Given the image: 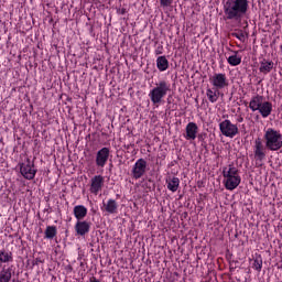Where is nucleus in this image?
Here are the masks:
<instances>
[{"label": "nucleus", "mask_w": 282, "mask_h": 282, "mask_svg": "<svg viewBox=\"0 0 282 282\" xmlns=\"http://www.w3.org/2000/svg\"><path fill=\"white\" fill-rule=\"evenodd\" d=\"M238 32L240 33H237V32L231 33V36H235V39H238L239 41H245L246 35L243 34V31L238 30Z\"/></svg>", "instance_id": "28"}, {"label": "nucleus", "mask_w": 282, "mask_h": 282, "mask_svg": "<svg viewBox=\"0 0 282 282\" xmlns=\"http://www.w3.org/2000/svg\"><path fill=\"white\" fill-rule=\"evenodd\" d=\"M259 69L262 74H270L272 69H274V62H268L263 59L262 62H260Z\"/></svg>", "instance_id": "17"}, {"label": "nucleus", "mask_w": 282, "mask_h": 282, "mask_svg": "<svg viewBox=\"0 0 282 282\" xmlns=\"http://www.w3.org/2000/svg\"><path fill=\"white\" fill-rule=\"evenodd\" d=\"M39 263H43V260H41V258H36L33 262V265H39Z\"/></svg>", "instance_id": "30"}, {"label": "nucleus", "mask_w": 282, "mask_h": 282, "mask_svg": "<svg viewBox=\"0 0 282 282\" xmlns=\"http://www.w3.org/2000/svg\"><path fill=\"white\" fill-rule=\"evenodd\" d=\"M204 135H206V133L205 134H199L198 135V140L203 141L204 140Z\"/></svg>", "instance_id": "32"}, {"label": "nucleus", "mask_w": 282, "mask_h": 282, "mask_svg": "<svg viewBox=\"0 0 282 282\" xmlns=\"http://www.w3.org/2000/svg\"><path fill=\"white\" fill-rule=\"evenodd\" d=\"M109 160V148H102L97 152L96 165L104 169L105 164Z\"/></svg>", "instance_id": "9"}, {"label": "nucleus", "mask_w": 282, "mask_h": 282, "mask_svg": "<svg viewBox=\"0 0 282 282\" xmlns=\"http://www.w3.org/2000/svg\"><path fill=\"white\" fill-rule=\"evenodd\" d=\"M44 235L46 239H54L56 237V226H47Z\"/></svg>", "instance_id": "24"}, {"label": "nucleus", "mask_w": 282, "mask_h": 282, "mask_svg": "<svg viewBox=\"0 0 282 282\" xmlns=\"http://www.w3.org/2000/svg\"><path fill=\"white\" fill-rule=\"evenodd\" d=\"M227 62L232 67H237V65H241V56H237V52H235V55L229 56Z\"/></svg>", "instance_id": "23"}, {"label": "nucleus", "mask_w": 282, "mask_h": 282, "mask_svg": "<svg viewBox=\"0 0 282 282\" xmlns=\"http://www.w3.org/2000/svg\"><path fill=\"white\" fill-rule=\"evenodd\" d=\"M226 177L225 181V188L227 191H235L239 184H241V176H224Z\"/></svg>", "instance_id": "11"}, {"label": "nucleus", "mask_w": 282, "mask_h": 282, "mask_svg": "<svg viewBox=\"0 0 282 282\" xmlns=\"http://www.w3.org/2000/svg\"><path fill=\"white\" fill-rule=\"evenodd\" d=\"M102 184H105V177L102 175H96L91 178V193H98L102 188Z\"/></svg>", "instance_id": "12"}, {"label": "nucleus", "mask_w": 282, "mask_h": 282, "mask_svg": "<svg viewBox=\"0 0 282 282\" xmlns=\"http://www.w3.org/2000/svg\"><path fill=\"white\" fill-rule=\"evenodd\" d=\"M264 144L268 151H281L282 149V134L281 131L269 128L264 132Z\"/></svg>", "instance_id": "2"}, {"label": "nucleus", "mask_w": 282, "mask_h": 282, "mask_svg": "<svg viewBox=\"0 0 282 282\" xmlns=\"http://www.w3.org/2000/svg\"><path fill=\"white\" fill-rule=\"evenodd\" d=\"M264 100V97L261 95H257L254 96L251 101L249 102V108L251 109V111H259V109L261 108V105Z\"/></svg>", "instance_id": "14"}, {"label": "nucleus", "mask_w": 282, "mask_h": 282, "mask_svg": "<svg viewBox=\"0 0 282 282\" xmlns=\"http://www.w3.org/2000/svg\"><path fill=\"white\" fill-rule=\"evenodd\" d=\"M224 177H239V170L237 167H229V170L224 169Z\"/></svg>", "instance_id": "22"}, {"label": "nucleus", "mask_w": 282, "mask_h": 282, "mask_svg": "<svg viewBox=\"0 0 282 282\" xmlns=\"http://www.w3.org/2000/svg\"><path fill=\"white\" fill-rule=\"evenodd\" d=\"M160 4L162 8H169L173 4V0H160Z\"/></svg>", "instance_id": "29"}, {"label": "nucleus", "mask_w": 282, "mask_h": 282, "mask_svg": "<svg viewBox=\"0 0 282 282\" xmlns=\"http://www.w3.org/2000/svg\"><path fill=\"white\" fill-rule=\"evenodd\" d=\"M258 111L261 113L262 118H268V116L272 113V102L263 101Z\"/></svg>", "instance_id": "15"}, {"label": "nucleus", "mask_w": 282, "mask_h": 282, "mask_svg": "<svg viewBox=\"0 0 282 282\" xmlns=\"http://www.w3.org/2000/svg\"><path fill=\"white\" fill-rule=\"evenodd\" d=\"M207 97L209 102H217V94H215L212 89H207Z\"/></svg>", "instance_id": "27"}, {"label": "nucleus", "mask_w": 282, "mask_h": 282, "mask_svg": "<svg viewBox=\"0 0 282 282\" xmlns=\"http://www.w3.org/2000/svg\"><path fill=\"white\" fill-rule=\"evenodd\" d=\"M156 67L159 72H166L169 69V59H166V56H159L156 58Z\"/></svg>", "instance_id": "18"}, {"label": "nucleus", "mask_w": 282, "mask_h": 282, "mask_svg": "<svg viewBox=\"0 0 282 282\" xmlns=\"http://www.w3.org/2000/svg\"><path fill=\"white\" fill-rule=\"evenodd\" d=\"M253 268L254 270H257V272H261V269L263 268V259L261 258V256H258L253 260Z\"/></svg>", "instance_id": "26"}, {"label": "nucleus", "mask_w": 282, "mask_h": 282, "mask_svg": "<svg viewBox=\"0 0 282 282\" xmlns=\"http://www.w3.org/2000/svg\"><path fill=\"white\" fill-rule=\"evenodd\" d=\"M121 14H127V9H121Z\"/></svg>", "instance_id": "33"}, {"label": "nucleus", "mask_w": 282, "mask_h": 282, "mask_svg": "<svg viewBox=\"0 0 282 282\" xmlns=\"http://www.w3.org/2000/svg\"><path fill=\"white\" fill-rule=\"evenodd\" d=\"M144 173H147V161L144 159H139L132 169L134 180H140Z\"/></svg>", "instance_id": "8"}, {"label": "nucleus", "mask_w": 282, "mask_h": 282, "mask_svg": "<svg viewBox=\"0 0 282 282\" xmlns=\"http://www.w3.org/2000/svg\"><path fill=\"white\" fill-rule=\"evenodd\" d=\"M74 215L78 221H83L87 217V207L77 205L74 207Z\"/></svg>", "instance_id": "16"}, {"label": "nucleus", "mask_w": 282, "mask_h": 282, "mask_svg": "<svg viewBox=\"0 0 282 282\" xmlns=\"http://www.w3.org/2000/svg\"><path fill=\"white\" fill-rule=\"evenodd\" d=\"M219 129L225 138H235V135L239 133V128L237 127V124L232 123L228 119L219 123Z\"/></svg>", "instance_id": "4"}, {"label": "nucleus", "mask_w": 282, "mask_h": 282, "mask_svg": "<svg viewBox=\"0 0 282 282\" xmlns=\"http://www.w3.org/2000/svg\"><path fill=\"white\" fill-rule=\"evenodd\" d=\"M91 228V224L88 223L87 220H79L76 223L75 225V230L77 232V235H79L80 237H85V235H87V232H89V229Z\"/></svg>", "instance_id": "10"}, {"label": "nucleus", "mask_w": 282, "mask_h": 282, "mask_svg": "<svg viewBox=\"0 0 282 282\" xmlns=\"http://www.w3.org/2000/svg\"><path fill=\"white\" fill-rule=\"evenodd\" d=\"M156 54H161V52H160V51H158V52H156Z\"/></svg>", "instance_id": "34"}, {"label": "nucleus", "mask_w": 282, "mask_h": 282, "mask_svg": "<svg viewBox=\"0 0 282 282\" xmlns=\"http://www.w3.org/2000/svg\"><path fill=\"white\" fill-rule=\"evenodd\" d=\"M20 173L24 180H34L36 176V169H34V162L26 160L25 163L20 165Z\"/></svg>", "instance_id": "5"}, {"label": "nucleus", "mask_w": 282, "mask_h": 282, "mask_svg": "<svg viewBox=\"0 0 282 282\" xmlns=\"http://www.w3.org/2000/svg\"><path fill=\"white\" fill-rule=\"evenodd\" d=\"M89 282H100V280H98L96 276H91Z\"/></svg>", "instance_id": "31"}, {"label": "nucleus", "mask_w": 282, "mask_h": 282, "mask_svg": "<svg viewBox=\"0 0 282 282\" xmlns=\"http://www.w3.org/2000/svg\"><path fill=\"white\" fill-rule=\"evenodd\" d=\"M12 261V252L8 253L6 250L0 251V262L1 263H8Z\"/></svg>", "instance_id": "25"}, {"label": "nucleus", "mask_w": 282, "mask_h": 282, "mask_svg": "<svg viewBox=\"0 0 282 282\" xmlns=\"http://www.w3.org/2000/svg\"><path fill=\"white\" fill-rule=\"evenodd\" d=\"M106 213H109L110 215H113L118 210V203L113 199H109L108 203L105 205Z\"/></svg>", "instance_id": "21"}, {"label": "nucleus", "mask_w": 282, "mask_h": 282, "mask_svg": "<svg viewBox=\"0 0 282 282\" xmlns=\"http://www.w3.org/2000/svg\"><path fill=\"white\" fill-rule=\"evenodd\" d=\"M249 8L250 1L248 0H223L224 19L241 23V20L246 19Z\"/></svg>", "instance_id": "1"}, {"label": "nucleus", "mask_w": 282, "mask_h": 282, "mask_svg": "<svg viewBox=\"0 0 282 282\" xmlns=\"http://www.w3.org/2000/svg\"><path fill=\"white\" fill-rule=\"evenodd\" d=\"M169 91H171V84H167L166 80H160L155 84V87L150 90L149 98L153 105H160L162 98H164Z\"/></svg>", "instance_id": "3"}, {"label": "nucleus", "mask_w": 282, "mask_h": 282, "mask_svg": "<svg viewBox=\"0 0 282 282\" xmlns=\"http://www.w3.org/2000/svg\"><path fill=\"white\" fill-rule=\"evenodd\" d=\"M212 85L216 87V89H226L228 87V78L226 77V74L224 73H216L210 78Z\"/></svg>", "instance_id": "6"}, {"label": "nucleus", "mask_w": 282, "mask_h": 282, "mask_svg": "<svg viewBox=\"0 0 282 282\" xmlns=\"http://www.w3.org/2000/svg\"><path fill=\"white\" fill-rule=\"evenodd\" d=\"M169 191H172V193H175L177 188H180V178L173 177L166 181Z\"/></svg>", "instance_id": "20"}, {"label": "nucleus", "mask_w": 282, "mask_h": 282, "mask_svg": "<svg viewBox=\"0 0 282 282\" xmlns=\"http://www.w3.org/2000/svg\"><path fill=\"white\" fill-rule=\"evenodd\" d=\"M197 123L195 122H189L186 126V140H195L197 138V131H198Z\"/></svg>", "instance_id": "13"}, {"label": "nucleus", "mask_w": 282, "mask_h": 282, "mask_svg": "<svg viewBox=\"0 0 282 282\" xmlns=\"http://www.w3.org/2000/svg\"><path fill=\"white\" fill-rule=\"evenodd\" d=\"M265 145H263V141L261 140V138H257L254 140V158L256 160H259V162H263V160H265Z\"/></svg>", "instance_id": "7"}, {"label": "nucleus", "mask_w": 282, "mask_h": 282, "mask_svg": "<svg viewBox=\"0 0 282 282\" xmlns=\"http://www.w3.org/2000/svg\"><path fill=\"white\" fill-rule=\"evenodd\" d=\"M12 280V268H2L0 271V282H10Z\"/></svg>", "instance_id": "19"}]
</instances>
